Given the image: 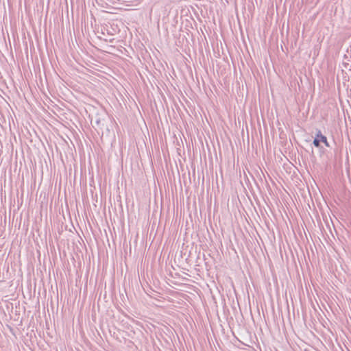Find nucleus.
<instances>
[{
  "label": "nucleus",
  "instance_id": "f257e3e1",
  "mask_svg": "<svg viewBox=\"0 0 351 351\" xmlns=\"http://www.w3.org/2000/svg\"><path fill=\"white\" fill-rule=\"evenodd\" d=\"M323 143L327 147H330V145L328 142L327 138L326 136L323 135L320 130H317L314 140L313 141V144L315 147L319 148L321 147L320 143Z\"/></svg>",
  "mask_w": 351,
  "mask_h": 351
},
{
  "label": "nucleus",
  "instance_id": "f03ea898",
  "mask_svg": "<svg viewBox=\"0 0 351 351\" xmlns=\"http://www.w3.org/2000/svg\"><path fill=\"white\" fill-rule=\"evenodd\" d=\"M105 119H101L97 116L94 119L91 120V125L97 131L98 133L99 132V130L103 132V128L105 125Z\"/></svg>",
  "mask_w": 351,
  "mask_h": 351
}]
</instances>
